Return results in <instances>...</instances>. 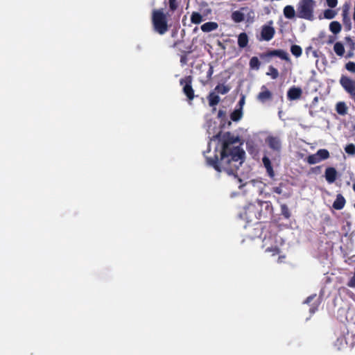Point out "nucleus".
<instances>
[{
    "label": "nucleus",
    "mask_w": 355,
    "mask_h": 355,
    "mask_svg": "<svg viewBox=\"0 0 355 355\" xmlns=\"http://www.w3.org/2000/svg\"><path fill=\"white\" fill-rule=\"evenodd\" d=\"M238 141V137L229 132H225L223 136L220 158L217 154L211 157L206 156L204 153L207 164L218 172L223 171L230 175L237 176V171L243 163L245 155L241 146H234Z\"/></svg>",
    "instance_id": "nucleus-1"
},
{
    "label": "nucleus",
    "mask_w": 355,
    "mask_h": 355,
    "mask_svg": "<svg viewBox=\"0 0 355 355\" xmlns=\"http://www.w3.org/2000/svg\"><path fill=\"white\" fill-rule=\"evenodd\" d=\"M151 24L153 31L160 35L166 33L171 26L168 24L167 13L162 8L152 10Z\"/></svg>",
    "instance_id": "nucleus-2"
},
{
    "label": "nucleus",
    "mask_w": 355,
    "mask_h": 355,
    "mask_svg": "<svg viewBox=\"0 0 355 355\" xmlns=\"http://www.w3.org/2000/svg\"><path fill=\"white\" fill-rule=\"evenodd\" d=\"M315 6L316 2L315 0H300L297 5L296 16L300 19L313 21Z\"/></svg>",
    "instance_id": "nucleus-3"
},
{
    "label": "nucleus",
    "mask_w": 355,
    "mask_h": 355,
    "mask_svg": "<svg viewBox=\"0 0 355 355\" xmlns=\"http://www.w3.org/2000/svg\"><path fill=\"white\" fill-rule=\"evenodd\" d=\"M259 208V202L258 200H257L254 202L248 204L244 207L243 211L241 214V216L248 222H252L255 220H259L260 215L258 212Z\"/></svg>",
    "instance_id": "nucleus-4"
},
{
    "label": "nucleus",
    "mask_w": 355,
    "mask_h": 355,
    "mask_svg": "<svg viewBox=\"0 0 355 355\" xmlns=\"http://www.w3.org/2000/svg\"><path fill=\"white\" fill-rule=\"evenodd\" d=\"M193 77L187 76L180 80V85L182 87V92L187 97V101L191 105L192 101L196 96L192 87Z\"/></svg>",
    "instance_id": "nucleus-5"
},
{
    "label": "nucleus",
    "mask_w": 355,
    "mask_h": 355,
    "mask_svg": "<svg viewBox=\"0 0 355 355\" xmlns=\"http://www.w3.org/2000/svg\"><path fill=\"white\" fill-rule=\"evenodd\" d=\"M266 143L268 147L273 150L274 156L270 155L272 160H275L276 157H280L282 150V141L277 136H268L266 139Z\"/></svg>",
    "instance_id": "nucleus-6"
},
{
    "label": "nucleus",
    "mask_w": 355,
    "mask_h": 355,
    "mask_svg": "<svg viewBox=\"0 0 355 355\" xmlns=\"http://www.w3.org/2000/svg\"><path fill=\"white\" fill-rule=\"evenodd\" d=\"M259 202V214L260 215L259 220H266L271 218L273 214V207L270 201H261L258 200Z\"/></svg>",
    "instance_id": "nucleus-7"
},
{
    "label": "nucleus",
    "mask_w": 355,
    "mask_h": 355,
    "mask_svg": "<svg viewBox=\"0 0 355 355\" xmlns=\"http://www.w3.org/2000/svg\"><path fill=\"white\" fill-rule=\"evenodd\" d=\"M329 152L327 149H320L316 153L309 155L304 161L309 164H315L329 157Z\"/></svg>",
    "instance_id": "nucleus-8"
},
{
    "label": "nucleus",
    "mask_w": 355,
    "mask_h": 355,
    "mask_svg": "<svg viewBox=\"0 0 355 355\" xmlns=\"http://www.w3.org/2000/svg\"><path fill=\"white\" fill-rule=\"evenodd\" d=\"M340 84L344 89L350 95L355 96V81L347 76H342L340 79Z\"/></svg>",
    "instance_id": "nucleus-9"
},
{
    "label": "nucleus",
    "mask_w": 355,
    "mask_h": 355,
    "mask_svg": "<svg viewBox=\"0 0 355 355\" xmlns=\"http://www.w3.org/2000/svg\"><path fill=\"white\" fill-rule=\"evenodd\" d=\"M273 56L279 57L282 60H284L286 61H290V58H289L288 53L282 49H274V50L268 51L266 53H263L260 54V58L262 59H264L266 58H271Z\"/></svg>",
    "instance_id": "nucleus-10"
},
{
    "label": "nucleus",
    "mask_w": 355,
    "mask_h": 355,
    "mask_svg": "<svg viewBox=\"0 0 355 355\" xmlns=\"http://www.w3.org/2000/svg\"><path fill=\"white\" fill-rule=\"evenodd\" d=\"M275 33V28L268 25H263L261 27V37L262 40L270 41L272 39Z\"/></svg>",
    "instance_id": "nucleus-11"
},
{
    "label": "nucleus",
    "mask_w": 355,
    "mask_h": 355,
    "mask_svg": "<svg viewBox=\"0 0 355 355\" xmlns=\"http://www.w3.org/2000/svg\"><path fill=\"white\" fill-rule=\"evenodd\" d=\"M272 94L270 91L268 89L266 85H263L261 87V92L258 94L257 96V99L262 103H264L268 101L272 100Z\"/></svg>",
    "instance_id": "nucleus-12"
},
{
    "label": "nucleus",
    "mask_w": 355,
    "mask_h": 355,
    "mask_svg": "<svg viewBox=\"0 0 355 355\" xmlns=\"http://www.w3.org/2000/svg\"><path fill=\"white\" fill-rule=\"evenodd\" d=\"M302 94V90L300 87L295 86L291 87L287 92V98L290 101L299 99Z\"/></svg>",
    "instance_id": "nucleus-13"
},
{
    "label": "nucleus",
    "mask_w": 355,
    "mask_h": 355,
    "mask_svg": "<svg viewBox=\"0 0 355 355\" xmlns=\"http://www.w3.org/2000/svg\"><path fill=\"white\" fill-rule=\"evenodd\" d=\"M262 162H263V166L265 167V168L266 170V173H267L268 175L271 179H274L275 176V173L273 170L269 156L264 155L262 158Z\"/></svg>",
    "instance_id": "nucleus-14"
},
{
    "label": "nucleus",
    "mask_w": 355,
    "mask_h": 355,
    "mask_svg": "<svg viewBox=\"0 0 355 355\" xmlns=\"http://www.w3.org/2000/svg\"><path fill=\"white\" fill-rule=\"evenodd\" d=\"M324 177L329 183H333L337 178V171L334 167H328L325 170Z\"/></svg>",
    "instance_id": "nucleus-15"
},
{
    "label": "nucleus",
    "mask_w": 355,
    "mask_h": 355,
    "mask_svg": "<svg viewBox=\"0 0 355 355\" xmlns=\"http://www.w3.org/2000/svg\"><path fill=\"white\" fill-rule=\"evenodd\" d=\"M345 203L346 200L344 196L342 194L338 193L337 194L336 198L334 200L332 206L334 209L336 210H340L345 207Z\"/></svg>",
    "instance_id": "nucleus-16"
},
{
    "label": "nucleus",
    "mask_w": 355,
    "mask_h": 355,
    "mask_svg": "<svg viewBox=\"0 0 355 355\" xmlns=\"http://www.w3.org/2000/svg\"><path fill=\"white\" fill-rule=\"evenodd\" d=\"M248 42H249V37L246 33L243 32V33H241L238 35L237 43H238V46L239 48H241V49L245 48L248 44Z\"/></svg>",
    "instance_id": "nucleus-17"
},
{
    "label": "nucleus",
    "mask_w": 355,
    "mask_h": 355,
    "mask_svg": "<svg viewBox=\"0 0 355 355\" xmlns=\"http://www.w3.org/2000/svg\"><path fill=\"white\" fill-rule=\"evenodd\" d=\"M284 15L286 19H293L297 14V11L295 12L294 7L291 5H288L284 8L283 10Z\"/></svg>",
    "instance_id": "nucleus-18"
},
{
    "label": "nucleus",
    "mask_w": 355,
    "mask_h": 355,
    "mask_svg": "<svg viewBox=\"0 0 355 355\" xmlns=\"http://www.w3.org/2000/svg\"><path fill=\"white\" fill-rule=\"evenodd\" d=\"M218 26L216 22L209 21L203 24L200 28L202 32L208 33L217 29Z\"/></svg>",
    "instance_id": "nucleus-19"
},
{
    "label": "nucleus",
    "mask_w": 355,
    "mask_h": 355,
    "mask_svg": "<svg viewBox=\"0 0 355 355\" xmlns=\"http://www.w3.org/2000/svg\"><path fill=\"white\" fill-rule=\"evenodd\" d=\"M276 200L277 203L280 204L281 214L285 219H289L291 216V213L288 206L286 204L281 203L280 199L279 198H277Z\"/></svg>",
    "instance_id": "nucleus-20"
},
{
    "label": "nucleus",
    "mask_w": 355,
    "mask_h": 355,
    "mask_svg": "<svg viewBox=\"0 0 355 355\" xmlns=\"http://www.w3.org/2000/svg\"><path fill=\"white\" fill-rule=\"evenodd\" d=\"M207 99L209 101V105L211 107H214V106L218 105V103L220 102V97L218 96V95H217L214 92H211L209 94V95L207 96Z\"/></svg>",
    "instance_id": "nucleus-21"
},
{
    "label": "nucleus",
    "mask_w": 355,
    "mask_h": 355,
    "mask_svg": "<svg viewBox=\"0 0 355 355\" xmlns=\"http://www.w3.org/2000/svg\"><path fill=\"white\" fill-rule=\"evenodd\" d=\"M341 24L337 21H331L329 24V30L335 35L339 33L341 31Z\"/></svg>",
    "instance_id": "nucleus-22"
},
{
    "label": "nucleus",
    "mask_w": 355,
    "mask_h": 355,
    "mask_svg": "<svg viewBox=\"0 0 355 355\" xmlns=\"http://www.w3.org/2000/svg\"><path fill=\"white\" fill-rule=\"evenodd\" d=\"M336 110L340 115H345L347 112V107L345 102H338L336 105Z\"/></svg>",
    "instance_id": "nucleus-23"
},
{
    "label": "nucleus",
    "mask_w": 355,
    "mask_h": 355,
    "mask_svg": "<svg viewBox=\"0 0 355 355\" xmlns=\"http://www.w3.org/2000/svg\"><path fill=\"white\" fill-rule=\"evenodd\" d=\"M232 19L236 23H240L245 19V15L243 12L236 10L232 14Z\"/></svg>",
    "instance_id": "nucleus-24"
},
{
    "label": "nucleus",
    "mask_w": 355,
    "mask_h": 355,
    "mask_svg": "<svg viewBox=\"0 0 355 355\" xmlns=\"http://www.w3.org/2000/svg\"><path fill=\"white\" fill-rule=\"evenodd\" d=\"M334 50L335 53H336V55L338 56H340V57L343 56V55L345 53L344 46L340 42L335 43L334 46Z\"/></svg>",
    "instance_id": "nucleus-25"
},
{
    "label": "nucleus",
    "mask_w": 355,
    "mask_h": 355,
    "mask_svg": "<svg viewBox=\"0 0 355 355\" xmlns=\"http://www.w3.org/2000/svg\"><path fill=\"white\" fill-rule=\"evenodd\" d=\"M243 115V112L241 110V107H239L238 109H235L230 114V119L233 121H239Z\"/></svg>",
    "instance_id": "nucleus-26"
},
{
    "label": "nucleus",
    "mask_w": 355,
    "mask_h": 355,
    "mask_svg": "<svg viewBox=\"0 0 355 355\" xmlns=\"http://www.w3.org/2000/svg\"><path fill=\"white\" fill-rule=\"evenodd\" d=\"M214 89L218 94H226L230 90V87L223 84H218L216 86Z\"/></svg>",
    "instance_id": "nucleus-27"
},
{
    "label": "nucleus",
    "mask_w": 355,
    "mask_h": 355,
    "mask_svg": "<svg viewBox=\"0 0 355 355\" xmlns=\"http://www.w3.org/2000/svg\"><path fill=\"white\" fill-rule=\"evenodd\" d=\"M202 16L197 12H192L191 15V21L194 24H199L202 21Z\"/></svg>",
    "instance_id": "nucleus-28"
},
{
    "label": "nucleus",
    "mask_w": 355,
    "mask_h": 355,
    "mask_svg": "<svg viewBox=\"0 0 355 355\" xmlns=\"http://www.w3.org/2000/svg\"><path fill=\"white\" fill-rule=\"evenodd\" d=\"M180 0H168V10L174 12L179 7Z\"/></svg>",
    "instance_id": "nucleus-29"
},
{
    "label": "nucleus",
    "mask_w": 355,
    "mask_h": 355,
    "mask_svg": "<svg viewBox=\"0 0 355 355\" xmlns=\"http://www.w3.org/2000/svg\"><path fill=\"white\" fill-rule=\"evenodd\" d=\"M249 65L251 69L258 70L260 67L261 63L258 58L254 56L250 60Z\"/></svg>",
    "instance_id": "nucleus-30"
},
{
    "label": "nucleus",
    "mask_w": 355,
    "mask_h": 355,
    "mask_svg": "<svg viewBox=\"0 0 355 355\" xmlns=\"http://www.w3.org/2000/svg\"><path fill=\"white\" fill-rule=\"evenodd\" d=\"M291 52L294 56L298 58L301 56L302 53V49L299 45L293 44L291 46Z\"/></svg>",
    "instance_id": "nucleus-31"
},
{
    "label": "nucleus",
    "mask_w": 355,
    "mask_h": 355,
    "mask_svg": "<svg viewBox=\"0 0 355 355\" xmlns=\"http://www.w3.org/2000/svg\"><path fill=\"white\" fill-rule=\"evenodd\" d=\"M343 23L347 27V30L351 29V20L350 18L347 17V9H345L343 12Z\"/></svg>",
    "instance_id": "nucleus-32"
},
{
    "label": "nucleus",
    "mask_w": 355,
    "mask_h": 355,
    "mask_svg": "<svg viewBox=\"0 0 355 355\" xmlns=\"http://www.w3.org/2000/svg\"><path fill=\"white\" fill-rule=\"evenodd\" d=\"M268 72L266 73L268 76H270L272 79H277L279 76L278 70L272 66L268 67Z\"/></svg>",
    "instance_id": "nucleus-33"
},
{
    "label": "nucleus",
    "mask_w": 355,
    "mask_h": 355,
    "mask_svg": "<svg viewBox=\"0 0 355 355\" xmlns=\"http://www.w3.org/2000/svg\"><path fill=\"white\" fill-rule=\"evenodd\" d=\"M336 11L331 9H327L324 11V17L327 19H331L336 17Z\"/></svg>",
    "instance_id": "nucleus-34"
},
{
    "label": "nucleus",
    "mask_w": 355,
    "mask_h": 355,
    "mask_svg": "<svg viewBox=\"0 0 355 355\" xmlns=\"http://www.w3.org/2000/svg\"><path fill=\"white\" fill-rule=\"evenodd\" d=\"M345 151L347 154L350 155H355V145L354 144H349L345 147Z\"/></svg>",
    "instance_id": "nucleus-35"
},
{
    "label": "nucleus",
    "mask_w": 355,
    "mask_h": 355,
    "mask_svg": "<svg viewBox=\"0 0 355 355\" xmlns=\"http://www.w3.org/2000/svg\"><path fill=\"white\" fill-rule=\"evenodd\" d=\"M266 252H271L272 255H276L280 253V249L277 246L268 248Z\"/></svg>",
    "instance_id": "nucleus-36"
},
{
    "label": "nucleus",
    "mask_w": 355,
    "mask_h": 355,
    "mask_svg": "<svg viewBox=\"0 0 355 355\" xmlns=\"http://www.w3.org/2000/svg\"><path fill=\"white\" fill-rule=\"evenodd\" d=\"M345 68L350 72L355 73V62H349L345 64Z\"/></svg>",
    "instance_id": "nucleus-37"
},
{
    "label": "nucleus",
    "mask_w": 355,
    "mask_h": 355,
    "mask_svg": "<svg viewBox=\"0 0 355 355\" xmlns=\"http://www.w3.org/2000/svg\"><path fill=\"white\" fill-rule=\"evenodd\" d=\"M326 2L327 6L331 8H334L338 5V0H326Z\"/></svg>",
    "instance_id": "nucleus-38"
},
{
    "label": "nucleus",
    "mask_w": 355,
    "mask_h": 355,
    "mask_svg": "<svg viewBox=\"0 0 355 355\" xmlns=\"http://www.w3.org/2000/svg\"><path fill=\"white\" fill-rule=\"evenodd\" d=\"M345 41L347 42V43H348L350 46H351V50L352 51L355 48V42L352 40V39L350 37H346L345 38Z\"/></svg>",
    "instance_id": "nucleus-39"
},
{
    "label": "nucleus",
    "mask_w": 355,
    "mask_h": 355,
    "mask_svg": "<svg viewBox=\"0 0 355 355\" xmlns=\"http://www.w3.org/2000/svg\"><path fill=\"white\" fill-rule=\"evenodd\" d=\"M345 41L347 42V43H348L350 46H351V50L352 51L355 48V42L352 40V39L350 37H346L345 38Z\"/></svg>",
    "instance_id": "nucleus-40"
},
{
    "label": "nucleus",
    "mask_w": 355,
    "mask_h": 355,
    "mask_svg": "<svg viewBox=\"0 0 355 355\" xmlns=\"http://www.w3.org/2000/svg\"><path fill=\"white\" fill-rule=\"evenodd\" d=\"M282 185H283V184L281 183V184H279V186L272 187V191H273L274 193H276L277 194H281L282 193Z\"/></svg>",
    "instance_id": "nucleus-41"
},
{
    "label": "nucleus",
    "mask_w": 355,
    "mask_h": 355,
    "mask_svg": "<svg viewBox=\"0 0 355 355\" xmlns=\"http://www.w3.org/2000/svg\"><path fill=\"white\" fill-rule=\"evenodd\" d=\"M347 286L351 288L355 287V274H354L353 277L350 279V280L347 283Z\"/></svg>",
    "instance_id": "nucleus-42"
},
{
    "label": "nucleus",
    "mask_w": 355,
    "mask_h": 355,
    "mask_svg": "<svg viewBox=\"0 0 355 355\" xmlns=\"http://www.w3.org/2000/svg\"><path fill=\"white\" fill-rule=\"evenodd\" d=\"M214 73V69H213V67L212 66H210L207 72V77L208 78H211L212 74Z\"/></svg>",
    "instance_id": "nucleus-43"
},
{
    "label": "nucleus",
    "mask_w": 355,
    "mask_h": 355,
    "mask_svg": "<svg viewBox=\"0 0 355 355\" xmlns=\"http://www.w3.org/2000/svg\"><path fill=\"white\" fill-rule=\"evenodd\" d=\"M244 103H245V96H243L239 101V105L240 107H241V109L243 108V105H244Z\"/></svg>",
    "instance_id": "nucleus-44"
},
{
    "label": "nucleus",
    "mask_w": 355,
    "mask_h": 355,
    "mask_svg": "<svg viewBox=\"0 0 355 355\" xmlns=\"http://www.w3.org/2000/svg\"><path fill=\"white\" fill-rule=\"evenodd\" d=\"M315 297V295L309 296V297L306 299V300H305V302H305V303H306V304L310 303V302H311V300H312Z\"/></svg>",
    "instance_id": "nucleus-45"
},
{
    "label": "nucleus",
    "mask_w": 355,
    "mask_h": 355,
    "mask_svg": "<svg viewBox=\"0 0 355 355\" xmlns=\"http://www.w3.org/2000/svg\"><path fill=\"white\" fill-rule=\"evenodd\" d=\"M320 168H321V166H316L315 168H312V171L316 173L320 171Z\"/></svg>",
    "instance_id": "nucleus-46"
},
{
    "label": "nucleus",
    "mask_w": 355,
    "mask_h": 355,
    "mask_svg": "<svg viewBox=\"0 0 355 355\" xmlns=\"http://www.w3.org/2000/svg\"><path fill=\"white\" fill-rule=\"evenodd\" d=\"M318 101L319 98L318 96H315L312 101V105H315L318 103Z\"/></svg>",
    "instance_id": "nucleus-47"
},
{
    "label": "nucleus",
    "mask_w": 355,
    "mask_h": 355,
    "mask_svg": "<svg viewBox=\"0 0 355 355\" xmlns=\"http://www.w3.org/2000/svg\"><path fill=\"white\" fill-rule=\"evenodd\" d=\"M352 55H353V53L352 52H349L347 55V58H351Z\"/></svg>",
    "instance_id": "nucleus-48"
},
{
    "label": "nucleus",
    "mask_w": 355,
    "mask_h": 355,
    "mask_svg": "<svg viewBox=\"0 0 355 355\" xmlns=\"http://www.w3.org/2000/svg\"><path fill=\"white\" fill-rule=\"evenodd\" d=\"M180 62L182 63H185V58L184 57H182L181 59H180Z\"/></svg>",
    "instance_id": "nucleus-49"
},
{
    "label": "nucleus",
    "mask_w": 355,
    "mask_h": 355,
    "mask_svg": "<svg viewBox=\"0 0 355 355\" xmlns=\"http://www.w3.org/2000/svg\"><path fill=\"white\" fill-rule=\"evenodd\" d=\"M316 308H311L310 312L311 313H315Z\"/></svg>",
    "instance_id": "nucleus-50"
},
{
    "label": "nucleus",
    "mask_w": 355,
    "mask_h": 355,
    "mask_svg": "<svg viewBox=\"0 0 355 355\" xmlns=\"http://www.w3.org/2000/svg\"><path fill=\"white\" fill-rule=\"evenodd\" d=\"M222 114H224V112L221 110L218 112V116H220Z\"/></svg>",
    "instance_id": "nucleus-51"
},
{
    "label": "nucleus",
    "mask_w": 355,
    "mask_h": 355,
    "mask_svg": "<svg viewBox=\"0 0 355 355\" xmlns=\"http://www.w3.org/2000/svg\"><path fill=\"white\" fill-rule=\"evenodd\" d=\"M353 190L355 192V183L353 184Z\"/></svg>",
    "instance_id": "nucleus-52"
}]
</instances>
